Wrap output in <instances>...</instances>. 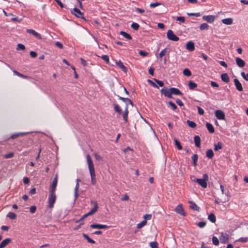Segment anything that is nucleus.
I'll list each match as a JSON object with an SVG mask.
<instances>
[{
	"label": "nucleus",
	"instance_id": "obj_21",
	"mask_svg": "<svg viewBox=\"0 0 248 248\" xmlns=\"http://www.w3.org/2000/svg\"><path fill=\"white\" fill-rule=\"evenodd\" d=\"M11 239L10 238H6L3 240L0 244V248H4L10 242Z\"/></svg>",
	"mask_w": 248,
	"mask_h": 248
},
{
	"label": "nucleus",
	"instance_id": "obj_9",
	"mask_svg": "<svg viewBox=\"0 0 248 248\" xmlns=\"http://www.w3.org/2000/svg\"><path fill=\"white\" fill-rule=\"evenodd\" d=\"M90 227L93 229H108V226L106 225L99 224H92L90 225Z\"/></svg>",
	"mask_w": 248,
	"mask_h": 248
},
{
	"label": "nucleus",
	"instance_id": "obj_24",
	"mask_svg": "<svg viewBox=\"0 0 248 248\" xmlns=\"http://www.w3.org/2000/svg\"><path fill=\"white\" fill-rule=\"evenodd\" d=\"M128 110L127 107H125L124 111L123 114V118L124 120L125 123H127L128 122Z\"/></svg>",
	"mask_w": 248,
	"mask_h": 248
},
{
	"label": "nucleus",
	"instance_id": "obj_35",
	"mask_svg": "<svg viewBox=\"0 0 248 248\" xmlns=\"http://www.w3.org/2000/svg\"><path fill=\"white\" fill-rule=\"evenodd\" d=\"M167 53H169V52L168 51V49L166 48H165L161 51V52L159 54V57L160 58H162L164 56H165Z\"/></svg>",
	"mask_w": 248,
	"mask_h": 248
},
{
	"label": "nucleus",
	"instance_id": "obj_58",
	"mask_svg": "<svg viewBox=\"0 0 248 248\" xmlns=\"http://www.w3.org/2000/svg\"><path fill=\"white\" fill-rule=\"evenodd\" d=\"M148 82L151 85H152L153 87L158 88V87L157 86V85L153 81H152L150 79H148L147 80Z\"/></svg>",
	"mask_w": 248,
	"mask_h": 248
},
{
	"label": "nucleus",
	"instance_id": "obj_29",
	"mask_svg": "<svg viewBox=\"0 0 248 248\" xmlns=\"http://www.w3.org/2000/svg\"><path fill=\"white\" fill-rule=\"evenodd\" d=\"M206 125L208 130L210 133H213L215 132L214 128L211 124L207 123Z\"/></svg>",
	"mask_w": 248,
	"mask_h": 248
},
{
	"label": "nucleus",
	"instance_id": "obj_2",
	"mask_svg": "<svg viewBox=\"0 0 248 248\" xmlns=\"http://www.w3.org/2000/svg\"><path fill=\"white\" fill-rule=\"evenodd\" d=\"M192 181L197 182L202 188H205L207 186V182L208 181V176L207 174H204L203 175L202 179L194 178Z\"/></svg>",
	"mask_w": 248,
	"mask_h": 248
},
{
	"label": "nucleus",
	"instance_id": "obj_11",
	"mask_svg": "<svg viewBox=\"0 0 248 248\" xmlns=\"http://www.w3.org/2000/svg\"><path fill=\"white\" fill-rule=\"evenodd\" d=\"M202 19L208 23H212L215 20V16L212 15L204 16H202Z\"/></svg>",
	"mask_w": 248,
	"mask_h": 248
},
{
	"label": "nucleus",
	"instance_id": "obj_8",
	"mask_svg": "<svg viewBox=\"0 0 248 248\" xmlns=\"http://www.w3.org/2000/svg\"><path fill=\"white\" fill-rule=\"evenodd\" d=\"M215 116L219 120L225 119V114L221 110H217L215 111Z\"/></svg>",
	"mask_w": 248,
	"mask_h": 248
},
{
	"label": "nucleus",
	"instance_id": "obj_47",
	"mask_svg": "<svg viewBox=\"0 0 248 248\" xmlns=\"http://www.w3.org/2000/svg\"><path fill=\"white\" fill-rule=\"evenodd\" d=\"M149 246L151 248H158V244L156 242H151L149 243Z\"/></svg>",
	"mask_w": 248,
	"mask_h": 248
},
{
	"label": "nucleus",
	"instance_id": "obj_60",
	"mask_svg": "<svg viewBox=\"0 0 248 248\" xmlns=\"http://www.w3.org/2000/svg\"><path fill=\"white\" fill-rule=\"evenodd\" d=\"M248 238L247 237H241L239 238L238 241L241 242L245 243L248 241Z\"/></svg>",
	"mask_w": 248,
	"mask_h": 248
},
{
	"label": "nucleus",
	"instance_id": "obj_28",
	"mask_svg": "<svg viewBox=\"0 0 248 248\" xmlns=\"http://www.w3.org/2000/svg\"><path fill=\"white\" fill-rule=\"evenodd\" d=\"M79 183H77V184L76 185V186H75V188L74 189V196H75V200H77V199L78 198V190L79 189Z\"/></svg>",
	"mask_w": 248,
	"mask_h": 248
},
{
	"label": "nucleus",
	"instance_id": "obj_22",
	"mask_svg": "<svg viewBox=\"0 0 248 248\" xmlns=\"http://www.w3.org/2000/svg\"><path fill=\"white\" fill-rule=\"evenodd\" d=\"M29 133V132H19V133H14V134H13V135H11V138L12 139H15L17 137H18L21 136H24L25 135Z\"/></svg>",
	"mask_w": 248,
	"mask_h": 248
},
{
	"label": "nucleus",
	"instance_id": "obj_64",
	"mask_svg": "<svg viewBox=\"0 0 248 248\" xmlns=\"http://www.w3.org/2000/svg\"><path fill=\"white\" fill-rule=\"evenodd\" d=\"M30 55L31 58H35L37 56V53L33 51H31L30 53Z\"/></svg>",
	"mask_w": 248,
	"mask_h": 248
},
{
	"label": "nucleus",
	"instance_id": "obj_53",
	"mask_svg": "<svg viewBox=\"0 0 248 248\" xmlns=\"http://www.w3.org/2000/svg\"><path fill=\"white\" fill-rule=\"evenodd\" d=\"M161 5V3H160V2H155V3H151L150 5V6L151 7V8H155L157 6H159V5Z\"/></svg>",
	"mask_w": 248,
	"mask_h": 248
},
{
	"label": "nucleus",
	"instance_id": "obj_38",
	"mask_svg": "<svg viewBox=\"0 0 248 248\" xmlns=\"http://www.w3.org/2000/svg\"><path fill=\"white\" fill-rule=\"evenodd\" d=\"M146 224H147V220L145 219H144L140 223L137 224V228L138 229H140L142 227H143L144 226H145Z\"/></svg>",
	"mask_w": 248,
	"mask_h": 248
},
{
	"label": "nucleus",
	"instance_id": "obj_45",
	"mask_svg": "<svg viewBox=\"0 0 248 248\" xmlns=\"http://www.w3.org/2000/svg\"><path fill=\"white\" fill-rule=\"evenodd\" d=\"M131 27L133 30L137 31L139 29L140 26L138 23L133 22L131 25Z\"/></svg>",
	"mask_w": 248,
	"mask_h": 248
},
{
	"label": "nucleus",
	"instance_id": "obj_48",
	"mask_svg": "<svg viewBox=\"0 0 248 248\" xmlns=\"http://www.w3.org/2000/svg\"><path fill=\"white\" fill-rule=\"evenodd\" d=\"M212 242H213V243L215 245V246H217L219 244V241H218V238L216 237V236H213L212 237Z\"/></svg>",
	"mask_w": 248,
	"mask_h": 248
},
{
	"label": "nucleus",
	"instance_id": "obj_57",
	"mask_svg": "<svg viewBox=\"0 0 248 248\" xmlns=\"http://www.w3.org/2000/svg\"><path fill=\"white\" fill-rule=\"evenodd\" d=\"M154 80L155 81V82L156 83H157V84H158L159 86H160V87H162V86H163V85H164V83H163L162 81H160V80H158V79H155V78H154Z\"/></svg>",
	"mask_w": 248,
	"mask_h": 248
},
{
	"label": "nucleus",
	"instance_id": "obj_43",
	"mask_svg": "<svg viewBox=\"0 0 248 248\" xmlns=\"http://www.w3.org/2000/svg\"><path fill=\"white\" fill-rule=\"evenodd\" d=\"M7 217H9V218H10L11 219H15L16 217V214H15L14 213L9 212L7 215Z\"/></svg>",
	"mask_w": 248,
	"mask_h": 248
},
{
	"label": "nucleus",
	"instance_id": "obj_39",
	"mask_svg": "<svg viewBox=\"0 0 248 248\" xmlns=\"http://www.w3.org/2000/svg\"><path fill=\"white\" fill-rule=\"evenodd\" d=\"M120 34L121 35H122L125 38H126L130 40L132 39L131 35L125 31H121L120 32Z\"/></svg>",
	"mask_w": 248,
	"mask_h": 248
},
{
	"label": "nucleus",
	"instance_id": "obj_42",
	"mask_svg": "<svg viewBox=\"0 0 248 248\" xmlns=\"http://www.w3.org/2000/svg\"><path fill=\"white\" fill-rule=\"evenodd\" d=\"M13 73L16 74V76L20 77V78H28V77L25 76V75H24L21 73H20L19 72H18V71L14 70H13Z\"/></svg>",
	"mask_w": 248,
	"mask_h": 248
},
{
	"label": "nucleus",
	"instance_id": "obj_1",
	"mask_svg": "<svg viewBox=\"0 0 248 248\" xmlns=\"http://www.w3.org/2000/svg\"><path fill=\"white\" fill-rule=\"evenodd\" d=\"M87 161L88 165L90 174L91 177V182L93 185L95 184L96 182V175L94 168V165L92 160V158L89 155H87L86 156Z\"/></svg>",
	"mask_w": 248,
	"mask_h": 248
},
{
	"label": "nucleus",
	"instance_id": "obj_52",
	"mask_svg": "<svg viewBox=\"0 0 248 248\" xmlns=\"http://www.w3.org/2000/svg\"><path fill=\"white\" fill-rule=\"evenodd\" d=\"M241 75L244 79H245L247 81H248V73L246 74L244 72H242L241 73Z\"/></svg>",
	"mask_w": 248,
	"mask_h": 248
},
{
	"label": "nucleus",
	"instance_id": "obj_33",
	"mask_svg": "<svg viewBox=\"0 0 248 248\" xmlns=\"http://www.w3.org/2000/svg\"><path fill=\"white\" fill-rule=\"evenodd\" d=\"M208 219L212 223H215L216 221V218L215 215L213 213L210 214L208 217Z\"/></svg>",
	"mask_w": 248,
	"mask_h": 248
},
{
	"label": "nucleus",
	"instance_id": "obj_40",
	"mask_svg": "<svg viewBox=\"0 0 248 248\" xmlns=\"http://www.w3.org/2000/svg\"><path fill=\"white\" fill-rule=\"evenodd\" d=\"M186 123L190 127L195 128L196 127V124L193 121L187 120Z\"/></svg>",
	"mask_w": 248,
	"mask_h": 248
},
{
	"label": "nucleus",
	"instance_id": "obj_27",
	"mask_svg": "<svg viewBox=\"0 0 248 248\" xmlns=\"http://www.w3.org/2000/svg\"><path fill=\"white\" fill-rule=\"evenodd\" d=\"M189 203L190 204V208L191 209H193L195 211H199L200 208L199 206H197V205L194 202L192 201L189 202Z\"/></svg>",
	"mask_w": 248,
	"mask_h": 248
},
{
	"label": "nucleus",
	"instance_id": "obj_5",
	"mask_svg": "<svg viewBox=\"0 0 248 248\" xmlns=\"http://www.w3.org/2000/svg\"><path fill=\"white\" fill-rule=\"evenodd\" d=\"M58 183V175L56 174L50 185L49 193H55L56 188Z\"/></svg>",
	"mask_w": 248,
	"mask_h": 248
},
{
	"label": "nucleus",
	"instance_id": "obj_15",
	"mask_svg": "<svg viewBox=\"0 0 248 248\" xmlns=\"http://www.w3.org/2000/svg\"><path fill=\"white\" fill-rule=\"evenodd\" d=\"M72 13L78 17H82L83 13L77 7L73 9Z\"/></svg>",
	"mask_w": 248,
	"mask_h": 248
},
{
	"label": "nucleus",
	"instance_id": "obj_61",
	"mask_svg": "<svg viewBox=\"0 0 248 248\" xmlns=\"http://www.w3.org/2000/svg\"><path fill=\"white\" fill-rule=\"evenodd\" d=\"M36 210V207L35 206H31L30 208V211L31 213H34Z\"/></svg>",
	"mask_w": 248,
	"mask_h": 248
},
{
	"label": "nucleus",
	"instance_id": "obj_37",
	"mask_svg": "<svg viewBox=\"0 0 248 248\" xmlns=\"http://www.w3.org/2000/svg\"><path fill=\"white\" fill-rule=\"evenodd\" d=\"M191 158L194 166H196L197 165V163L198 158V155L197 154H194L192 156Z\"/></svg>",
	"mask_w": 248,
	"mask_h": 248
},
{
	"label": "nucleus",
	"instance_id": "obj_51",
	"mask_svg": "<svg viewBox=\"0 0 248 248\" xmlns=\"http://www.w3.org/2000/svg\"><path fill=\"white\" fill-rule=\"evenodd\" d=\"M101 59L104 60L107 63H109V57L108 55H104L101 56Z\"/></svg>",
	"mask_w": 248,
	"mask_h": 248
},
{
	"label": "nucleus",
	"instance_id": "obj_30",
	"mask_svg": "<svg viewBox=\"0 0 248 248\" xmlns=\"http://www.w3.org/2000/svg\"><path fill=\"white\" fill-rule=\"evenodd\" d=\"M197 87V84L192 81H189L188 82V87L190 90H193L194 88Z\"/></svg>",
	"mask_w": 248,
	"mask_h": 248
},
{
	"label": "nucleus",
	"instance_id": "obj_12",
	"mask_svg": "<svg viewBox=\"0 0 248 248\" xmlns=\"http://www.w3.org/2000/svg\"><path fill=\"white\" fill-rule=\"evenodd\" d=\"M91 203L93 204V207L92 209L89 212V214L92 215L94 214L97 210L98 209V204L96 202H94L92 201Z\"/></svg>",
	"mask_w": 248,
	"mask_h": 248
},
{
	"label": "nucleus",
	"instance_id": "obj_10",
	"mask_svg": "<svg viewBox=\"0 0 248 248\" xmlns=\"http://www.w3.org/2000/svg\"><path fill=\"white\" fill-rule=\"evenodd\" d=\"M175 211L181 215H182V216L186 215V214L184 212V210L183 209L182 204H179L178 206H177L175 208Z\"/></svg>",
	"mask_w": 248,
	"mask_h": 248
},
{
	"label": "nucleus",
	"instance_id": "obj_14",
	"mask_svg": "<svg viewBox=\"0 0 248 248\" xmlns=\"http://www.w3.org/2000/svg\"><path fill=\"white\" fill-rule=\"evenodd\" d=\"M26 31H27V32H28L29 33L32 34L33 36H34L37 39H41V35L32 29H27Z\"/></svg>",
	"mask_w": 248,
	"mask_h": 248
},
{
	"label": "nucleus",
	"instance_id": "obj_62",
	"mask_svg": "<svg viewBox=\"0 0 248 248\" xmlns=\"http://www.w3.org/2000/svg\"><path fill=\"white\" fill-rule=\"evenodd\" d=\"M176 20L177 21H181V22L184 23L185 21V18L183 16H178L176 18Z\"/></svg>",
	"mask_w": 248,
	"mask_h": 248
},
{
	"label": "nucleus",
	"instance_id": "obj_16",
	"mask_svg": "<svg viewBox=\"0 0 248 248\" xmlns=\"http://www.w3.org/2000/svg\"><path fill=\"white\" fill-rule=\"evenodd\" d=\"M186 48L190 51H194L195 49L194 43L192 41L188 42L186 44Z\"/></svg>",
	"mask_w": 248,
	"mask_h": 248
},
{
	"label": "nucleus",
	"instance_id": "obj_13",
	"mask_svg": "<svg viewBox=\"0 0 248 248\" xmlns=\"http://www.w3.org/2000/svg\"><path fill=\"white\" fill-rule=\"evenodd\" d=\"M234 83L236 89L238 91L241 92L243 91V89L241 85V83L240 82L238 79L235 78L234 79Z\"/></svg>",
	"mask_w": 248,
	"mask_h": 248
},
{
	"label": "nucleus",
	"instance_id": "obj_41",
	"mask_svg": "<svg viewBox=\"0 0 248 248\" xmlns=\"http://www.w3.org/2000/svg\"><path fill=\"white\" fill-rule=\"evenodd\" d=\"M114 108L116 112H117L119 114H120L122 112V109L120 108V106L117 104H114Z\"/></svg>",
	"mask_w": 248,
	"mask_h": 248
},
{
	"label": "nucleus",
	"instance_id": "obj_17",
	"mask_svg": "<svg viewBox=\"0 0 248 248\" xmlns=\"http://www.w3.org/2000/svg\"><path fill=\"white\" fill-rule=\"evenodd\" d=\"M236 62L239 67H243L245 65V62L241 58L237 57L235 59Z\"/></svg>",
	"mask_w": 248,
	"mask_h": 248
},
{
	"label": "nucleus",
	"instance_id": "obj_4",
	"mask_svg": "<svg viewBox=\"0 0 248 248\" xmlns=\"http://www.w3.org/2000/svg\"><path fill=\"white\" fill-rule=\"evenodd\" d=\"M167 37L169 40L172 41H178L179 40V38L174 34L173 31L171 30H169L167 31Z\"/></svg>",
	"mask_w": 248,
	"mask_h": 248
},
{
	"label": "nucleus",
	"instance_id": "obj_34",
	"mask_svg": "<svg viewBox=\"0 0 248 248\" xmlns=\"http://www.w3.org/2000/svg\"><path fill=\"white\" fill-rule=\"evenodd\" d=\"M206 155L209 158H211L214 156V153L212 149H209L206 151Z\"/></svg>",
	"mask_w": 248,
	"mask_h": 248
},
{
	"label": "nucleus",
	"instance_id": "obj_20",
	"mask_svg": "<svg viewBox=\"0 0 248 248\" xmlns=\"http://www.w3.org/2000/svg\"><path fill=\"white\" fill-rule=\"evenodd\" d=\"M220 78L223 81L226 83H228L230 81V78L228 74L226 73L222 74L220 76Z\"/></svg>",
	"mask_w": 248,
	"mask_h": 248
},
{
	"label": "nucleus",
	"instance_id": "obj_32",
	"mask_svg": "<svg viewBox=\"0 0 248 248\" xmlns=\"http://www.w3.org/2000/svg\"><path fill=\"white\" fill-rule=\"evenodd\" d=\"M83 237L86 239L89 243L91 244H94L95 241L92 240L87 234L83 233L82 234Z\"/></svg>",
	"mask_w": 248,
	"mask_h": 248
},
{
	"label": "nucleus",
	"instance_id": "obj_3",
	"mask_svg": "<svg viewBox=\"0 0 248 248\" xmlns=\"http://www.w3.org/2000/svg\"><path fill=\"white\" fill-rule=\"evenodd\" d=\"M56 199V196L55 193H49L48 202V207L52 208L54 206V204L55 202Z\"/></svg>",
	"mask_w": 248,
	"mask_h": 248
},
{
	"label": "nucleus",
	"instance_id": "obj_7",
	"mask_svg": "<svg viewBox=\"0 0 248 248\" xmlns=\"http://www.w3.org/2000/svg\"><path fill=\"white\" fill-rule=\"evenodd\" d=\"M219 240L221 243H227L229 240V235L226 233L222 232L219 237Z\"/></svg>",
	"mask_w": 248,
	"mask_h": 248
},
{
	"label": "nucleus",
	"instance_id": "obj_6",
	"mask_svg": "<svg viewBox=\"0 0 248 248\" xmlns=\"http://www.w3.org/2000/svg\"><path fill=\"white\" fill-rule=\"evenodd\" d=\"M160 92L165 96L169 98L172 97V93L171 91H170V88L168 89L167 88H163L161 90Z\"/></svg>",
	"mask_w": 248,
	"mask_h": 248
},
{
	"label": "nucleus",
	"instance_id": "obj_19",
	"mask_svg": "<svg viewBox=\"0 0 248 248\" xmlns=\"http://www.w3.org/2000/svg\"><path fill=\"white\" fill-rule=\"evenodd\" d=\"M116 65L119 67L124 73H126L127 71V68L124 65L123 63L121 61H119L116 62Z\"/></svg>",
	"mask_w": 248,
	"mask_h": 248
},
{
	"label": "nucleus",
	"instance_id": "obj_18",
	"mask_svg": "<svg viewBox=\"0 0 248 248\" xmlns=\"http://www.w3.org/2000/svg\"><path fill=\"white\" fill-rule=\"evenodd\" d=\"M119 99L124 101L126 104V107L127 108L129 104L131 105L132 107L133 106V103L130 99L123 97H120Z\"/></svg>",
	"mask_w": 248,
	"mask_h": 248
},
{
	"label": "nucleus",
	"instance_id": "obj_56",
	"mask_svg": "<svg viewBox=\"0 0 248 248\" xmlns=\"http://www.w3.org/2000/svg\"><path fill=\"white\" fill-rule=\"evenodd\" d=\"M14 156V153L12 152L9 153V154H6L4 155V158H9Z\"/></svg>",
	"mask_w": 248,
	"mask_h": 248
},
{
	"label": "nucleus",
	"instance_id": "obj_46",
	"mask_svg": "<svg viewBox=\"0 0 248 248\" xmlns=\"http://www.w3.org/2000/svg\"><path fill=\"white\" fill-rule=\"evenodd\" d=\"M208 29V25L206 23H202L200 26L201 30H207Z\"/></svg>",
	"mask_w": 248,
	"mask_h": 248
},
{
	"label": "nucleus",
	"instance_id": "obj_54",
	"mask_svg": "<svg viewBox=\"0 0 248 248\" xmlns=\"http://www.w3.org/2000/svg\"><path fill=\"white\" fill-rule=\"evenodd\" d=\"M206 223L204 221H201V222H200L198 223V226L201 228H204L205 225H206Z\"/></svg>",
	"mask_w": 248,
	"mask_h": 248
},
{
	"label": "nucleus",
	"instance_id": "obj_50",
	"mask_svg": "<svg viewBox=\"0 0 248 248\" xmlns=\"http://www.w3.org/2000/svg\"><path fill=\"white\" fill-rule=\"evenodd\" d=\"M94 156L95 158L97 160H98L99 161H103V159L102 157H101L98 154L95 153V154H94Z\"/></svg>",
	"mask_w": 248,
	"mask_h": 248
},
{
	"label": "nucleus",
	"instance_id": "obj_59",
	"mask_svg": "<svg viewBox=\"0 0 248 248\" xmlns=\"http://www.w3.org/2000/svg\"><path fill=\"white\" fill-rule=\"evenodd\" d=\"M197 108L198 110V113L200 115H202L204 114V110L200 108V107H197Z\"/></svg>",
	"mask_w": 248,
	"mask_h": 248
},
{
	"label": "nucleus",
	"instance_id": "obj_25",
	"mask_svg": "<svg viewBox=\"0 0 248 248\" xmlns=\"http://www.w3.org/2000/svg\"><path fill=\"white\" fill-rule=\"evenodd\" d=\"M222 22L225 25H230L232 24L233 19L232 18H225L222 20Z\"/></svg>",
	"mask_w": 248,
	"mask_h": 248
},
{
	"label": "nucleus",
	"instance_id": "obj_23",
	"mask_svg": "<svg viewBox=\"0 0 248 248\" xmlns=\"http://www.w3.org/2000/svg\"><path fill=\"white\" fill-rule=\"evenodd\" d=\"M170 91H171L172 94L174 95H182L183 93L181 91L177 88H170Z\"/></svg>",
	"mask_w": 248,
	"mask_h": 248
},
{
	"label": "nucleus",
	"instance_id": "obj_26",
	"mask_svg": "<svg viewBox=\"0 0 248 248\" xmlns=\"http://www.w3.org/2000/svg\"><path fill=\"white\" fill-rule=\"evenodd\" d=\"M194 140L195 145L197 147H200L201 145V139L199 136H195L194 137Z\"/></svg>",
	"mask_w": 248,
	"mask_h": 248
},
{
	"label": "nucleus",
	"instance_id": "obj_55",
	"mask_svg": "<svg viewBox=\"0 0 248 248\" xmlns=\"http://www.w3.org/2000/svg\"><path fill=\"white\" fill-rule=\"evenodd\" d=\"M169 104L171 106L173 110H176L177 108L176 105L171 101L169 102Z\"/></svg>",
	"mask_w": 248,
	"mask_h": 248
},
{
	"label": "nucleus",
	"instance_id": "obj_44",
	"mask_svg": "<svg viewBox=\"0 0 248 248\" xmlns=\"http://www.w3.org/2000/svg\"><path fill=\"white\" fill-rule=\"evenodd\" d=\"M183 74L186 76L189 77L191 75V73L188 68H185L183 70Z\"/></svg>",
	"mask_w": 248,
	"mask_h": 248
},
{
	"label": "nucleus",
	"instance_id": "obj_36",
	"mask_svg": "<svg viewBox=\"0 0 248 248\" xmlns=\"http://www.w3.org/2000/svg\"><path fill=\"white\" fill-rule=\"evenodd\" d=\"M174 141L175 145L177 147V148L179 150H182L183 148L182 146L181 145L180 142L178 141V140L177 139H174Z\"/></svg>",
	"mask_w": 248,
	"mask_h": 248
},
{
	"label": "nucleus",
	"instance_id": "obj_49",
	"mask_svg": "<svg viewBox=\"0 0 248 248\" xmlns=\"http://www.w3.org/2000/svg\"><path fill=\"white\" fill-rule=\"evenodd\" d=\"M17 50H24L25 49V46L24 45L22 44H18L17 45Z\"/></svg>",
	"mask_w": 248,
	"mask_h": 248
},
{
	"label": "nucleus",
	"instance_id": "obj_63",
	"mask_svg": "<svg viewBox=\"0 0 248 248\" xmlns=\"http://www.w3.org/2000/svg\"><path fill=\"white\" fill-rule=\"evenodd\" d=\"M148 53L144 51H143V50H140V52H139V54L141 56H143V57H144V56H146L147 55H148Z\"/></svg>",
	"mask_w": 248,
	"mask_h": 248
},
{
	"label": "nucleus",
	"instance_id": "obj_31",
	"mask_svg": "<svg viewBox=\"0 0 248 248\" xmlns=\"http://www.w3.org/2000/svg\"><path fill=\"white\" fill-rule=\"evenodd\" d=\"M222 148V143L221 142L219 141L217 142V144H215L214 150L215 151H217L221 149Z\"/></svg>",
	"mask_w": 248,
	"mask_h": 248
}]
</instances>
